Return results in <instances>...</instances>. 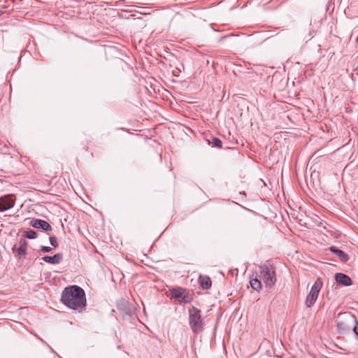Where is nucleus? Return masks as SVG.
Segmentation results:
<instances>
[{
  "mask_svg": "<svg viewBox=\"0 0 358 358\" xmlns=\"http://www.w3.org/2000/svg\"><path fill=\"white\" fill-rule=\"evenodd\" d=\"M260 278L268 288H272L276 282L275 267L271 261H266L259 266Z\"/></svg>",
  "mask_w": 358,
  "mask_h": 358,
  "instance_id": "nucleus-3",
  "label": "nucleus"
},
{
  "mask_svg": "<svg viewBox=\"0 0 358 358\" xmlns=\"http://www.w3.org/2000/svg\"><path fill=\"white\" fill-rule=\"evenodd\" d=\"M199 283L201 287L204 289H208L211 287V280L207 275H200Z\"/></svg>",
  "mask_w": 358,
  "mask_h": 358,
  "instance_id": "nucleus-13",
  "label": "nucleus"
},
{
  "mask_svg": "<svg viewBox=\"0 0 358 358\" xmlns=\"http://www.w3.org/2000/svg\"><path fill=\"white\" fill-rule=\"evenodd\" d=\"M250 283L251 287L256 291H259L262 289V282L257 278L251 279Z\"/></svg>",
  "mask_w": 358,
  "mask_h": 358,
  "instance_id": "nucleus-15",
  "label": "nucleus"
},
{
  "mask_svg": "<svg viewBox=\"0 0 358 358\" xmlns=\"http://www.w3.org/2000/svg\"><path fill=\"white\" fill-rule=\"evenodd\" d=\"M50 243L51 245H52L55 248H57L58 246L57 238L54 236H50L49 237Z\"/></svg>",
  "mask_w": 358,
  "mask_h": 358,
  "instance_id": "nucleus-19",
  "label": "nucleus"
},
{
  "mask_svg": "<svg viewBox=\"0 0 358 358\" xmlns=\"http://www.w3.org/2000/svg\"><path fill=\"white\" fill-rule=\"evenodd\" d=\"M212 143L214 147L218 148H221L222 145V141L220 138L215 137L213 138Z\"/></svg>",
  "mask_w": 358,
  "mask_h": 358,
  "instance_id": "nucleus-17",
  "label": "nucleus"
},
{
  "mask_svg": "<svg viewBox=\"0 0 358 358\" xmlns=\"http://www.w3.org/2000/svg\"><path fill=\"white\" fill-rule=\"evenodd\" d=\"M118 310L121 312L124 318L130 317L134 312L133 306L127 301H122L118 306Z\"/></svg>",
  "mask_w": 358,
  "mask_h": 358,
  "instance_id": "nucleus-9",
  "label": "nucleus"
},
{
  "mask_svg": "<svg viewBox=\"0 0 358 358\" xmlns=\"http://www.w3.org/2000/svg\"><path fill=\"white\" fill-rule=\"evenodd\" d=\"M335 280L337 283L343 286H350L352 285V279L346 274L338 273L335 275Z\"/></svg>",
  "mask_w": 358,
  "mask_h": 358,
  "instance_id": "nucleus-10",
  "label": "nucleus"
},
{
  "mask_svg": "<svg viewBox=\"0 0 358 358\" xmlns=\"http://www.w3.org/2000/svg\"><path fill=\"white\" fill-rule=\"evenodd\" d=\"M13 194H6L0 197V212H3L12 208L15 204Z\"/></svg>",
  "mask_w": 358,
  "mask_h": 358,
  "instance_id": "nucleus-6",
  "label": "nucleus"
},
{
  "mask_svg": "<svg viewBox=\"0 0 358 358\" xmlns=\"http://www.w3.org/2000/svg\"><path fill=\"white\" fill-rule=\"evenodd\" d=\"M225 38H227V36H222V38H220V41L223 40Z\"/></svg>",
  "mask_w": 358,
  "mask_h": 358,
  "instance_id": "nucleus-22",
  "label": "nucleus"
},
{
  "mask_svg": "<svg viewBox=\"0 0 358 358\" xmlns=\"http://www.w3.org/2000/svg\"><path fill=\"white\" fill-rule=\"evenodd\" d=\"M191 301V299L187 296H182L180 302L184 303H188Z\"/></svg>",
  "mask_w": 358,
  "mask_h": 358,
  "instance_id": "nucleus-21",
  "label": "nucleus"
},
{
  "mask_svg": "<svg viewBox=\"0 0 358 358\" xmlns=\"http://www.w3.org/2000/svg\"><path fill=\"white\" fill-rule=\"evenodd\" d=\"M322 281L320 278H317L311 287L310 291L308 293L305 303L308 308L311 307L316 301L320 289L322 287Z\"/></svg>",
  "mask_w": 358,
  "mask_h": 358,
  "instance_id": "nucleus-5",
  "label": "nucleus"
},
{
  "mask_svg": "<svg viewBox=\"0 0 358 358\" xmlns=\"http://www.w3.org/2000/svg\"><path fill=\"white\" fill-rule=\"evenodd\" d=\"M13 252H17L19 258H24L27 255V242L24 238H20L18 241V248L16 245L12 248Z\"/></svg>",
  "mask_w": 358,
  "mask_h": 358,
  "instance_id": "nucleus-7",
  "label": "nucleus"
},
{
  "mask_svg": "<svg viewBox=\"0 0 358 358\" xmlns=\"http://www.w3.org/2000/svg\"><path fill=\"white\" fill-rule=\"evenodd\" d=\"M40 250L43 252H51L52 248L49 246L42 245V246H41Z\"/></svg>",
  "mask_w": 358,
  "mask_h": 358,
  "instance_id": "nucleus-20",
  "label": "nucleus"
},
{
  "mask_svg": "<svg viewBox=\"0 0 358 358\" xmlns=\"http://www.w3.org/2000/svg\"><path fill=\"white\" fill-rule=\"evenodd\" d=\"M188 323L194 335H198L203 332L205 322L200 309L194 306H192L188 309Z\"/></svg>",
  "mask_w": 358,
  "mask_h": 358,
  "instance_id": "nucleus-2",
  "label": "nucleus"
},
{
  "mask_svg": "<svg viewBox=\"0 0 358 358\" xmlns=\"http://www.w3.org/2000/svg\"><path fill=\"white\" fill-rule=\"evenodd\" d=\"M351 329L355 335L356 339L358 340V321L357 319L355 322H353Z\"/></svg>",
  "mask_w": 358,
  "mask_h": 358,
  "instance_id": "nucleus-18",
  "label": "nucleus"
},
{
  "mask_svg": "<svg viewBox=\"0 0 358 358\" xmlns=\"http://www.w3.org/2000/svg\"><path fill=\"white\" fill-rule=\"evenodd\" d=\"M50 350H51V352H52L53 353L56 354V353L55 352V351L53 350V349H52V348H50Z\"/></svg>",
  "mask_w": 358,
  "mask_h": 358,
  "instance_id": "nucleus-23",
  "label": "nucleus"
},
{
  "mask_svg": "<svg viewBox=\"0 0 358 358\" xmlns=\"http://www.w3.org/2000/svg\"><path fill=\"white\" fill-rule=\"evenodd\" d=\"M356 317L350 312L338 313L336 319V329L339 334H348L352 328L353 322H355Z\"/></svg>",
  "mask_w": 358,
  "mask_h": 358,
  "instance_id": "nucleus-4",
  "label": "nucleus"
},
{
  "mask_svg": "<svg viewBox=\"0 0 358 358\" xmlns=\"http://www.w3.org/2000/svg\"><path fill=\"white\" fill-rule=\"evenodd\" d=\"M184 292V289L182 288L179 289H172L171 290V296L173 299H180Z\"/></svg>",
  "mask_w": 358,
  "mask_h": 358,
  "instance_id": "nucleus-14",
  "label": "nucleus"
},
{
  "mask_svg": "<svg viewBox=\"0 0 358 358\" xmlns=\"http://www.w3.org/2000/svg\"><path fill=\"white\" fill-rule=\"evenodd\" d=\"M329 251L332 252L333 254L336 255L337 257H339L341 262H346L349 260L350 257L348 255L345 253L343 250L337 248L335 246H331L329 248Z\"/></svg>",
  "mask_w": 358,
  "mask_h": 358,
  "instance_id": "nucleus-11",
  "label": "nucleus"
},
{
  "mask_svg": "<svg viewBox=\"0 0 358 358\" xmlns=\"http://www.w3.org/2000/svg\"><path fill=\"white\" fill-rule=\"evenodd\" d=\"M24 234L23 235V236L22 238H27L29 239H34L37 237V233L34 230H32V229L25 231L24 232Z\"/></svg>",
  "mask_w": 358,
  "mask_h": 358,
  "instance_id": "nucleus-16",
  "label": "nucleus"
},
{
  "mask_svg": "<svg viewBox=\"0 0 358 358\" xmlns=\"http://www.w3.org/2000/svg\"><path fill=\"white\" fill-rule=\"evenodd\" d=\"M29 224L35 229H42L45 231H52V226L45 220L41 219H32Z\"/></svg>",
  "mask_w": 358,
  "mask_h": 358,
  "instance_id": "nucleus-8",
  "label": "nucleus"
},
{
  "mask_svg": "<svg viewBox=\"0 0 358 358\" xmlns=\"http://www.w3.org/2000/svg\"><path fill=\"white\" fill-rule=\"evenodd\" d=\"M42 259L47 263L51 264H59L62 259V255L60 253L55 254L53 256H44Z\"/></svg>",
  "mask_w": 358,
  "mask_h": 358,
  "instance_id": "nucleus-12",
  "label": "nucleus"
},
{
  "mask_svg": "<svg viewBox=\"0 0 358 358\" xmlns=\"http://www.w3.org/2000/svg\"><path fill=\"white\" fill-rule=\"evenodd\" d=\"M61 301L73 310L83 308L86 306L85 291L78 285L65 287L62 294Z\"/></svg>",
  "mask_w": 358,
  "mask_h": 358,
  "instance_id": "nucleus-1",
  "label": "nucleus"
}]
</instances>
